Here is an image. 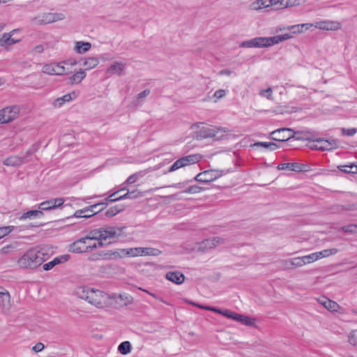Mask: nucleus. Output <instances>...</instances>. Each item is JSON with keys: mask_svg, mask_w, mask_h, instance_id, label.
Returning a JSON list of instances; mask_svg holds the SVG:
<instances>
[{"mask_svg": "<svg viewBox=\"0 0 357 357\" xmlns=\"http://www.w3.org/2000/svg\"><path fill=\"white\" fill-rule=\"evenodd\" d=\"M43 254L36 250H29L19 259L18 264L23 268H35L41 265L43 261Z\"/></svg>", "mask_w": 357, "mask_h": 357, "instance_id": "obj_1", "label": "nucleus"}, {"mask_svg": "<svg viewBox=\"0 0 357 357\" xmlns=\"http://www.w3.org/2000/svg\"><path fill=\"white\" fill-rule=\"evenodd\" d=\"M203 123H199L197 126L199 130L195 132L197 139H204L206 138H213L215 140L222 139L226 133V130L222 128H216L213 126H204L200 127Z\"/></svg>", "mask_w": 357, "mask_h": 357, "instance_id": "obj_2", "label": "nucleus"}, {"mask_svg": "<svg viewBox=\"0 0 357 357\" xmlns=\"http://www.w3.org/2000/svg\"><path fill=\"white\" fill-rule=\"evenodd\" d=\"M274 44L272 37H256L248 40H245L240 44L241 47H268Z\"/></svg>", "mask_w": 357, "mask_h": 357, "instance_id": "obj_3", "label": "nucleus"}, {"mask_svg": "<svg viewBox=\"0 0 357 357\" xmlns=\"http://www.w3.org/2000/svg\"><path fill=\"white\" fill-rule=\"evenodd\" d=\"M200 159L201 156L199 154H192L182 157L176 160L173 165L169 167L166 173L172 172L181 167L195 164L198 162Z\"/></svg>", "mask_w": 357, "mask_h": 357, "instance_id": "obj_4", "label": "nucleus"}, {"mask_svg": "<svg viewBox=\"0 0 357 357\" xmlns=\"http://www.w3.org/2000/svg\"><path fill=\"white\" fill-rule=\"evenodd\" d=\"M90 294L87 302L98 307H102L110 298L107 294L99 289H92Z\"/></svg>", "mask_w": 357, "mask_h": 357, "instance_id": "obj_5", "label": "nucleus"}, {"mask_svg": "<svg viewBox=\"0 0 357 357\" xmlns=\"http://www.w3.org/2000/svg\"><path fill=\"white\" fill-rule=\"evenodd\" d=\"M312 142L317 144L311 145L310 148L315 150L330 151L338 146V141L334 139H325L315 137Z\"/></svg>", "mask_w": 357, "mask_h": 357, "instance_id": "obj_6", "label": "nucleus"}, {"mask_svg": "<svg viewBox=\"0 0 357 357\" xmlns=\"http://www.w3.org/2000/svg\"><path fill=\"white\" fill-rule=\"evenodd\" d=\"M20 113L17 105L6 107L0 110V123H6L15 120Z\"/></svg>", "mask_w": 357, "mask_h": 357, "instance_id": "obj_7", "label": "nucleus"}, {"mask_svg": "<svg viewBox=\"0 0 357 357\" xmlns=\"http://www.w3.org/2000/svg\"><path fill=\"white\" fill-rule=\"evenodd\" d=\"M221 176L222 174L220 172V171L215 169H209L198 174L194 178V180L199 183H208L216 180Z\"/></svg>", "mask_w": 357, "mask_h": 357, "instance_id": "obj_8", "label": "nucleus"}, {"mask_svg": "<svg viewBox=\"0 0 357 357\" xmlns=\"http://www.w3.org/2000/svg\"><path fill=\"white\" fill-rule=\"evenodd\" d=\"M103 203H96L89 206L85 207L82 209L77 210L75 212L73 217L84 218H91L104 210V208H101L100 209L98 210V211H94V208H98Z\"/></svg>", "mask_w": 357, "mask_h": 357, "instance_id": "obj_9", "label": "nucleus"}, {"mask_svg": "<svg viewBox=\"0 0 357 357\" xmlns=\"http://www.w3.org/2000/svg\"><path fill=\"white\" fill-rule=\"evenodd\" d=\"M292 132L293 130L291 128H279L271 132V138L278 142L289 141L292 139L291 135Z\"/></svg>", "mask_w": 357, "mask_h": 357, "instance_id": "obj_10", "label": "nucleus"}, {"mask_svg": "<svg viewBox=\"0 0 357 357\" xmlns=\"http://www.w3.org/2000/svg\"><path fill=\"white\" fill-rule=\"evenodd\" d=\"M43 72L48 75H62L68 73V70L62 63H52L43 67Z\"/></svg>", "mask_w": 357, "mask_h": 357, "instance_id": "obj_11", "label": "nucleus"}, {"mask_svg": "<svg viewBox=\"0 0 357 357\" xmlns=\"http://www.w3.org/2000/svg\"><path fill=\"white\" fill-rule=\"evenodd\" d=\"M101 228L102 241H106L110 238H114L120 236L122 234L123 229L117 227L106 225Z\"/></svg>", "mask_w": 357, "mask_h": 357, "instance_id": "obj_12", "label": "nucleus"}, {"mask_svg": "<svg viewBox=\"0 0 357 357\" xmlns=\"http://www.w3.org/2000/svg\"><path fill=\"white\" fill-rule=\"evenodd\" d=\"M292 139L300 141H310L312 142L315 137H317L318 134L312 130L305 129L303 130H298L291 132Z\"/></svg>", "mask_w": 357, "mask_h": 357, "instance_id": "obj_13", "label": "nucleus"}, {"mask_svg": "<svg viewBox=\"0 0 357 357\" xmlns=\"http://www.w3.org/2000/svg\"><path fill=\"white\" fill-rule=\"evenodd\" d=\"M63 203L64 199L61 197L50 199L40 203L38 205V208L42 211L52 210L62 206Z\"/></svg>", "mask_w": 357, "mask_h": 357, "instance_id": "obj_14", "label": "nucleus"}, {"mask_svg": "<svg viewBox=\"0 0 357 357\" xmlns=\"http://www.w3.org/2000/svg\"><path fill=\"white\" fill-rule=\"evenodd\" d=\"M308 166L305 164L299 162H286L279 164L277 167L278 170L289 169L294 172L307 171Z\"/></svg>", "mask_w": 357, "mask_h": 357, "instance_id": "obj_15", "label": "nucleus"}, {"mask_svg": "<svg viewBox=\"0 0 357 357\" xmlns=\"http://www.w3.org/2000/svg\"><path fill=\"white\" fill-rule=\"evenodd\" d=\"M223 243V239L219 236L213 237L204 240L199 246V250L205 251L208 249L213 248L217 245Z\"/></svg>", "mask_w": 357, "mask_h": 357, "instance_id": "obj_16", "label": "nucleus"}, {"mask_svg": "<svg viewBox=\"0 0 357 357\" xmlns=\"http://www.w3.org/2000/svg\"><path fill=\"white\" fill-rule=\"evenodd\" d=\"M314 26L322 30L336 31L341 28V24L335 21H320L316 22Z\"/></svg>", "mask_w": 357, "mask_h": 357, "instance_id": "obj_17", "label": "nucleus"}, {"mask_svg": "<svg viewBox=\"0 0 357 357\" xmlns=\"http://www.w3.org/2000/svg\"><path fill=\"white\" fill-rule=\"evenodd\" d=\"M86 244V238H81L70 245L69 250L75 253L87 252Z\"/></svg>", "mask_w": 357, "mask_h": 357, "instance_id": "obj_18", "label": "nucleus"}, {"mask_svg": "<svg viewBox=\"0 0 357 357\" xmlns=\"http://www.w3.org/2000/svg\"><path fill=\"white\" fill-rule=\"evenodd\" d=\"M165 278L176 284H181L185 280V275L179 271H169L166 273Z\"/></svg>", "mask_w": 357, "mask_h": 357, "instance_id": "obj_19", "label": "nucleus"}, {"mask_svg": "<svg viewBox=\"0 0 357 357\" xmlns=\"http://www.w3.org/2000/svg\"><path fill=\"white\" fill-rule=\"evenodd\" d=\"M77 95L75 91L70 93H66L64 96L56 98L53 105L55 107H61L64 103L68 102L76 98Z\"/></svg>", "mask_w": 357, "mask_h": 357, "instance_id": "obj_20", "label": "nucleus"}, {"mask_svg": "<svg viewBox=\"0 0 357 357\" xmlns=\"http://www.w3.org/2000/svg\"><path fill=\"white\" fill-rule=\"evenodd\" d=\"M118 258V252H114L112 250H108L106 252H100V253L95 255L93 259L94 260H110L115 259Z\"/></svg>", "mask_w": 357, "mask_h": 357, "instance_id": "obj_21", "label": "nucleus"}, {"mask_svg": "<svg viewBox=\"0 0 357 357\" xmlns=\"http://www.w3.org/2000/svg\"><path fill=\"white\" fill-rule=\"evenodd\" d=\"M44 213L42 211L40 210H31L26 213H22L19 219L20 220H24L26 219H36L40 218L43 217Z\"/></svg>", "mask_w": 357, "mask_h": 357, "instance_id": "obj_22", "label": "nucleus"}, {"mask_svg": "<svg viewBox=\"0 0 357 357\" xmlns=\"http://www.w3.org/2000/svg\"><path fill=\"white\" fill-rule=\"evenodd\" d=\"M125 68V65L121 62H114L107 70V73L110 75L116 74L121 75Z\"/></svg>", "mask_w": 357, "mask_h": 357, "instance_id": "obj_23", "label": "nucleus"}, {"mask_svg": "<svg viewBox=\"0 0 357 357\" xmlns=\"http://www.w3.org/2000/svg\"><path fill=\"white\" fill-rule=\"evenodd\" d=\"M33 22L34 24L40 25L52 23V15L51 13H44L41 16L33 18Z\"/></svg>", "mask_w": 357, "mask_h": 357, "instance_id": "obj_24", "label": "nucleus"}, {"mask_svg": "<svg viewBox=\"0 0 357 357\" xmlns=\"http://www.w3.org/2000/svg\"><path fill=\"white\" fill-rule=\"evenodd\" d=\"M86 74L84 70L80 69L79 71L69 77V82L72 84H79L86 77Z\"/></svg>", "mask_w": 357, "mask_h": 357, "instance_id": "obj_25", "label": "nucleus"}, {"mask_svg": "<svg viewBox=\"0 0 357 357\" xmlns=\"http://www.w3.org/2000/svg\"><path fill=\"white\" fill-rule=\"evenodd\" d=\"M91 45L89 42L77 41L75 43V50L78 54H83L89 51Z\"/></svg>", "mask_w": 357, "mask_h": 357, "instance_id": "obj_26", "label": "nucleus"}, {"mask_svg": "<svg viewBox=\"0 0 357 357\" xmlns=\"http://www.w3.org/2000/svg\"><path fill=\"white\" fill-rule=\"evenodd\" d=\"M321 303L327 310H328L329 311H331V312H337L340 307L339 305L336 302L331 301L325 297L322 298Z\"/></svg>", "mask_w": 357, "mask_h": 357, "instance_id": "obj_27", "label": "nucleus"}, {"mask_svg": "<svg viewBox=\"0 0 357 357\" xmlns=\"http://www.w3.org/2000/svg\"><path fill=\"white\" fill-rule=\"evenodd\" d=\"M92 291V289L89 288L87 287H80L76 290V295L81 299L85 300L88 301V296H90V293Z\"/></svg>", "mask_w": 357, "mask_h": 357, "instance_id": "obj_28", "label": "nucleus"}, {"mask_svg": "<svg viewBox=\"0 0 357 357\" xmlns=\"http://www.w3.org/2000/svg\"><path fill=\"white\" fill-rule=\"evenodd\" d=\"M272 0H257L251 4L252 10H260L271 6Z\"/></svg>", "mask_w": 357, "mask_h": 357, "instance_id": "obj_29", "label": "nucleus"}, {"mask_svg": "<svg viewBox=\"0 0 357 357\" xmlns=\"http://www.w3.org/2000/svg\"><path fill=\"white\" fill-rule=\"evenodd\" d=\"M99 63V59L97 57H89L86 59L83 63V66H85L84 69L85 70H91L96 66H97Z\"/></svg>", "mask_w": 357, "mask_h": 357, "instance_id": "obj_30", "label": "nucleus"}, {"mask_svg": "<svg viewBox=\"0 0 357 357\" xmlns=\"http://www.w3.org/2000/svg\"><path fill=\"white\" fill-rule=\"evenodd\" d=\"M125 208V206L123 204H118L110 207L106 212L105 215L108 218H112L116 215L117 213L123 211Z\"/></svg>", "mask_w": 357, "mask_h": 357, "instance_id": "obj_31", "label": "nucleus"}, {"mask_svg": "<svg viewBox=\"0 0 357 357\" xmlns=\"http://www.w3.org/2000/svg\"><path fill=\"white\" fill-rule=\"evenodd\" d=\"M23 163V160L17 156H10L6 159L3 164L7 166H20Z\"/></svg>", "mask_w": 357, "mask_h": 357, "instance_id": "obj_32", "label": "nucleus"}, {"mask_svg": "<svg viewBox=\"0 0 357 357\" xmlns=\"http://www.w3.org/2000/svg\"><path fill=\"white\" fill-rule=\"evenodd\" d=\"M161 250L154 248H142L141 256H158Z\"/></svg>", "mask_w": 357, "mask_h": 357, "instance_id": "obj_33", "label": "nucleus"}, {"mask_svg": "<svg viewBox=\"0 0 357 357\" xmlns=\"http://www.w3.org/2000/svg\"><path fill=\"white\" fill-rule=\"evenodd\" d=\"M284 265L287 268H290L291 267H301L303 266L301 257L292 258L285 261Z\"/></svg>", "mask_w": 357, "mask_h": 357, "instance_id": "obj_34", "label": "nucleus"}, {"mask_svg": "<svg viewBox=\"0 0 357 357\" xmlns=\"http://www.w3.org/2000/svg\"><path fill=\"white\" fill-rule=\"evenodd\" d=\"M84 238H86V241L89 240L102 241L101 228L95 229L90 231L88 235L86 237H84Z\"/></svg>", "mask_w": 357, "mask_h": 357, "instance_id": "obj_35", "label": "nucleus"}, {"mask_svg": "<svg viewBox=\"0 0 357 357\" xmlns=\"http://www.w3.org/2000/svg\"><path fill=\"white\" fill-rule=\"evenodd\" d=\"M142 193L141 192H139L137 190H135L132 191H128L125 195L119 197V199L120 200H123V199H135V198H137V197H142Z\"/></svg>", "mask_w": 357, "mask_h": 357, "instance_id": "obj_36", "label": "nucleus"}, {"mask_svg": "<svg viewBox=\"0 0 357 357\" xmlns=\"http://www.w3.org/2000/svg\"><path fill=\"white\" fill-rule=\"evenodd\" d=\"M254 146H261L271 151H274L279 148L277 144L271 142H257L254 144Z\"/></svg>", "mask_w": 357, "mask_h": 357, "instance_id": "obj_37", "label": "nucleus"}, {"mask_svg": "<svg viewBox=\"0 0 357 357\" xmlns=\"http://www.w3.org/2000/svg\"><path fill=\"white\" fill-rule=\"evenodd\" d=\"M10 294L6 290L0 296V306L3 308H8L10 306Z\"/></svg>", "mask_w": 357, "mask_h": 357, "instance_id": "obj_38", "label": "nucleus"}, {"mask_svg": "<svg viewBox=\"0 0 357 357\" xmlns=\"http://www.w3.org/2000/svg\"><path fill=\"white\" fill-rule=\"evenodd\" d=\"M337 252H338V250L337 248H330V249H326V250H321L320 252H317L316 253H317L318 259H321L324 257H328L331 255H335Z\"/></svg>", "mask_w": 357, "mask_h": 357, "instance_id": "obj_39", "label": "nucleus"}, {"mask_svg": "<svg viewBox=\"0 0 357 357\" xmlns=\"http://www.w3.org/2000/svg\"><path fill=\"white\" fill-rule=\"evenodd\" d=\"M118 350L120 354L123 355H126L129 354L131 351V344L128 341H124L121 342L119 347Z\"/></svg>", "mask_w": 357, "mask_h": 357, "instance_id": "obj_40", "label": "nucleus"}, {"mask_svg": "<svg viewBox=\"0 0 357 357\" xmlns=\"http://www.w3.org/2000/svg\"><path fill=\"white\" fill-rule=\"evenodd\" d=\"M119 192V190L115 191L114 192L112 193L109 197H106L105 199V201L100 202V203H103L100 206H103L102 208H104V209L107 207L108 204L109 202H115L117 201H120V199L118 197H116V195Z\"/></svg>", "mask_w": 357, "mask_h": 357, "instance_id": "obj_41", "label": "nucleus"}, {"mask_svg": "<svg viewBox=\"0 0 357 357\" xmlns=\"http://www.w3.org/2000/svg\"><path fill=\"white\" fill-rule=\"evenodd\" d=\"M236 321L241 322V324H243L245 326H251L255 324V320L250 317H246V316H244L242 314H239V315H238Z\"/></svg>", "mask_w": 357, "mask_h": 357, "instance_id": "obj_42", "label": "nucleus"}, {"mask_svg": "<svg viewBox=\"0 0 357 357\" xmlns=\"http://www.w3.org/2000/svg\"><path fill=\"white\" fill-rule=\"evenodd\" d=\"M300 3V0H281L280 7L282 8L293 7L299 5Z\"/></svg>", "mask_w": 357, "mask_h": 357, "instance_id": "obj_43", "label": "nucleus"}, {"mask_svg": "<svg viewBox=\"0 0 357 357\" xmlns=\"http://www.w3.org/2000/svg\"><path fill=\"white\" fill-rule=\"evenodd\" d=\"M314 25V24H309V23L301 24H297V25L292 26L291 27V29L293 30L294 33H297V32L301 33L303 31V28H305V30H307Z\"/></svg>", "mask_w": 357, "mask_h": 357, "instance_id": "obj_44", "label": "nucleus"}, {"mask_svg": "<svg viewBox=\"0 0 357 357\" xmlns=\"http://www.w3.org/2000/svg\"><path fill=\"white\" fill-rule=\"evenodd\" d=\"M204 190V188L197 185H191L183 192L188 194H196Z\"/></svg>", "mask_w": 357, "mask_h": 357, "instance_id": "obj_45", "label": "nucleus"}, {"mask_svg": "<svg viewBox=\"0 0 357 357\" xmlns=\"http://www.w3.org/2000/svg\"><path fill=\"white\" fill-rule=\"evenodd\" d=\"M341 230L345 233L354 234L357 230V224H351L341 227Z\"/></svg>", "mask_w": 357, "mask_h": 357, "instance_id": "obj_46", "label": "nucleus"}, {"mask_svg": "<svg viewBox=\"0 0 357 357\" xmlns=\"http://www.w3.org/2000/svg\"><path fill=\"white\" fill-rule=\"evenodd\" d=\"M291 37L290 33H284L283 35H278L273 36L274 44H278L280 42L289 39Z\"/></svg>", "mask_w": 357, "mask_h": 357, "instance_id": "obj_47", "label": "nucleus"}, {"mask_svg": "<svg viewBox=\"0 0 357 357\" xmlns=\"http://www.w3.org/2000/svg\"><path fill=\"white\" fill-rule=\"evenodd\" d=\"M57 264H59V260L55 257L53 260L43 265V269L45 271H50Z\"/></svg>", "mask_w": 357, "mask_h": 357, "instance_id": "obj_48", "label": "nucleus"}, {"mask_svg": "<svg viewBox=\"0 0 357 357\" xmlns=\"http://www.w3.org/2000/svg\"><path fill=\"white\" fill-rule=\"evenodd\" d=\"M15 30L12 31L10 33H6L3 35L2 38H0V45L4 46L9 43L10 36H12Z\"/></svg>", "mask_w": 357, "mask_h": 357, "instance_id": "obj_49", "label": "nucleus"}, {"mask_svg": "<svg viewBox=\"0 0 357 357\" xmlns=\"http://www.w3.org/2000/svg\"><path fill=\"white\" fill-rule=\"evenodd\" d=\"M221 314L224 315L225 317H226L227 318H230V319H231L233 320L236 321L238 315H239L240 314H237V313L233 312H231V310H223V311L222 310Z\"/></svg>", "mask_w": 357, "mask_h": 357, "instance_id": "obj_50", "label": "nucleus"}, {"mask_svg": "<svg viewBox=\"0 0 357 357\" xmlns=\"http://www.w3.org/2000/svg\"><path fill=\"white\" fill-rule=\"evenodd\" d=\"M142 248H128V257H137L141 256Z\"/></svg>", "mask_w": 357, "mask_h": 357, "instance_id": "obj_51", "label": "nucleus"}, {"mask_svg": "<svg viewBox=\"0 0 357 357\" xmlns=\"http://www.w3.org/2000/svg\"><path fill=\"white\" fill-rule=\"evenodd\" d=\"M13 229V226L3 227L0 228V239L10 234Z\"/></svg>", "mask_w": 357, "mask_h": 357, "instance_id": "obj_52", "label": "nucleus"}, {"mask_svg": "<svg viewBox=\"0 0 357 357\" xmlns=\"http://www.w3.org/2000/svg\"><path fill=\"white\" fill-rule=\"evenodd\" d=\"M349 342L354 346H357V330L353 331L349 335Z\"/></svg>", "mask_w": 357, "mask_h": 357, "instance_id": "obj_53", "label": "nucleus"}, {"mask_svg": "<svg viewBox=\"0 0 357 357\" xmlns=\"http://www.w3.org/2000/svg\"><path fill=\"white\" fill-rule=\"evenodd\" d=\"M341 132L343 135L353 136L356 133L357 130H356V128H342Z\"/></svg>", "mask_w": 357, "mask_h": 357, "instance_id": "obj_54", "label": "nucleus"}, {"mask_svg": "<svg viewBox=\"0 0 357 357\" xmlns=\"http://www.w3.org/2000/svg\"><path fill=\"white\" fill-rule=\"evenodd\" d=\"M53 22L61 21L65 19V15L61 13H52Z\"/></svg>", "mask_w": 357, "mask_h": 357, "instance_id": "obj_55", "label": "nucleus"}, {"mask_svg": "<svg viewBox=\"0 0 357 357\" xmlns=\"http://www.w3.org/2000/svg\"><path fill=\"white\" fill-rule=\"evenodd\" d=\"M128 248L118 249L114 251V252H118V258L123 257H128Z\"/></svg>", "mask_w": 357, "mask_h": 357, "instance_id": "obj_56", "label": "nucleus"}, {"mask_svg": "<svg viewBox=\"0 0 357 357\" xmlns=\"http://www.w3.org/2000/svg\"><path fill=\"white\" fill-rule=\"evenodd\" d=\"M226 91L224 90V89H219V90H217L214 94H213V96L214 98H215L216 99H220L223 97H225L226 96Z\"/></svg>", "mask_w": 357, "mask_h": 357, "instance_id": "obj_57", "label": "nucleus"}, {"mask_svg": "<svg viewBox=\"0 0 357 357\" xmlns=\"http://www.w3.org/2000/svg\"><path fill=\"white\" fill-rule=\"evenodd\" d=\"M199 308L201 309H204V310H208V311H211V312H218L219 314H221L222 313V310H220V309H217L214 307H211V306H203V305H197Z\"/></svg>", "mask_w": 357, "mask_h": 357, "instance_id": "obj_58", "label": "nucleus"}, {"mask_svg": "<svg viewBox=\"0 0 357 357\" xmlns=\"http://www.w3.org/2000/svg\"><path fill=\"white\" fill-rule=\"evenodd\" d=\"M138 178V176L137 174H133L130 175L126 181V183L128 184H132L134 183Z\"/></svg>", "mask_w": 357, "mask_h": 357, "instance_id": "obj_59", "label": "nucleus"}, {"mask_svg": "<svg viewBox=\"0 0 357 357\" xmlns=\"http://www.w3.org/2000/svg\"><path fill=\"white\" fill-rule=\"evenodd\" d=\"M272 92H273V90H272L271 87H268L267 89L261 91V95L266 96V97L268 98H270L272 95Z\"/></svg>", "mask_w": 357, "mask_h": 357, "instance_id": "obj_60", "label": "nucleus"}, {"mask_svg": "<svg viewBox=\"0 0 357 357\" xmlns=\"http://www.w3.org/2000/svg\"><path fill=\"white\" fill-rule=\"evenodd\" d=\"M346 167H349L350 174H357V165L351 163L349 165H346Z\"/></svg>", "mask_w": 357, "mask_h": 357, "instance_id": "obj_61", "label": "nucleus"}, {"mask_svg": "<svg viewBox=\"0 0 357 357\" xmlns=\"http://www.w3.org/2000/svg\"><path fill=\"white\" fill-rule=\"evenodd\" d=\"M44 349V345L41 342H38L36 344V345L33 347V350L36 352H39Z\"/></svg>", "mask_w": 357, "mask_h": 357, "instance_id": "obj_62", "label": "nucleus"}, {"mask_svg": "<svg viewBox=\"0 0 357 357\" xmlns=\"http://www.w3.org/2000/svg\"><path fill=\"white\" fill-rule=\"evenodd\" d=\"M150 93V90L149 89H145L143 91L140 92L139 93H138L137 95V98L138 99H142L143 98H145L146 96H147Z\"/></svg>", "mask_w": 357, "mask_h": 357, "instance_id": "obj_63", "label": "nucleus"}, {"mask_svg": "<svg viewBox=\"0 0 357 357\" xmlns=\"http://www.w3.org/2000/svg\"><path fill=\"white\" fill-rule=\"evenodd\" d=\"M307 257L308 258L310 263H312V262H314V261H316L317 260H318L316 252L311 253V254L307 255Z\"/></svg>", "mask_w": 357, "mask_h": 357, "instance_id": "obj_64", "label": "nucleus"}]
</instances>
